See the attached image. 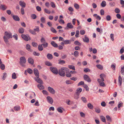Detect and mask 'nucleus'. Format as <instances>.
Masks as SVG:
<instances>
[{"label": "nucleus", "instance_id": "nucleus-43", "mask_svg": "<svg viewBox=\"0 0 124 124\" xmlns=\"http://www.w3.org/2000/svg\"><path fill=\"white\" fill-rule=\"evenodd\" d=\"M106 117L107 121H109L110 122L111 121V118L109 115H107L106 116Z\"/></svg>", "mask_w": 124, "mask_h": 124}, {"label": "nucleus", "instance_id": "nucleus-57", "mask_svg": "<svg viewBox=\"0 0 124 124\" xmlns=\"http://www.w3.org/2000/svg\"><path fill=\"white\" fill-rule=\"evenodd\" d=\"M110 37L112 41H113L114 40V34H113L112 33L110 34Z\"/></svg>", "mask_w": 124, "mask_h": 124}, {"label": "nucleus", "instance_id": "nucleus-5", "mask_svg": "<svg viewBox=\"0 0 124 124\" xmlns=\"http://www.w3.org/2000/svg\"><path fill=\"white\" fill-rule=\"evenodd\" d=\"M48 90L50 93L52 94H54L55 93V91L53 88L50 86L48 87Z\"/></svg>", "mask_w": 124, "mask_h": 124}, {"label": "nucleus", "instance_id": "nucleus-52", "mask_svg": "<svg viewBox=\"0 0 124 124\" xmlns=\"http://www.w3.org/2000/svg\"><path fill=\"white\" fill-rule=\"evenodd\" d=\"M79 94L76 93L74 95V98L76 99H78L79 98Z\"/></svg>", "mask_w": 124, "mask_h": 124}, {"label": "nucleus", "instance_id": "nucleus-38", "mask_svg": "<svg viewBox=\"0 0 124 124\" xmlns=\"http://www.w3.org/2000/svg\"><path fill=\"white\" fill-rule=\"evenodd\" d=\"M74 44L76 45H77L79 46H80L81 45V44L78 41L76 40L74 42Z\"/></svg>", "mask_w": 124, "mask_h": 124}, {"label": "nucleus", "instance_id": "nucleus-29", "mask_svg": "<svg viewBox=\"0 0 124 124\" xmlns=\"http://www.w3.org/2000/svg\"><path fill=\"white\" fill-rule=\"evenodd\" d=\"M37 87L40 90L44 88V86L41 84H38L37 85Z\"/></svg>", "mask_w": 124, "mask_h": 124}, {"label": "nucleus", "instance_id": "nucleus-39", "mask_svg": "<svg viewBox=\"0 0 124 124\" xmlns=\"http://www.w3.org/2000/svg\"><path fill=\"white\" fill-rule=\"evenodd\" d=\"M121 72L122 74L124 75V66H122L121 67Z\"/></svg>", "mask_w": 124, "mask_h": 124}, {"label": "nucleus", "instance_id": "nucleus-49", "mask_svg": "<svg viewBox=\"0 0 124 124\" xmlns=\"http://www.w3.org/2000/svg\"><path fill=\"white\" fill-rule=\"evenodd\" d=\"M59 61L58 64H64L65 63V61L63 60H59Z\"/></svg>", "mask_w": 124, "mask_h": 124}, {"label": "nucleus", "instance_id": "nucleus-13", "mask_svg": "<svg viewBox=\"0 0 124 124\" xmlns=\"http://www.w3.org/2000/svg\"><path fill=\"white\" fill-rule=\"evenodd\" d=\"M13 19L16 21H19L20 20V18L17 16L13 15L12 16Z\"/></svg>", "mask_w": 124, "mask_h": 124}, {"label": "nucleus", "instance_id": "nucleus-9", "mask_svg": "<svg viewBox=\"0 0 124 124\" xmlns=\"http://www.w3.org/2000/svg\"><path fill=\"white\" fill-rule=\"evenodd\" d=\"M47 101L50 104H52L53 102L52 98L49 96H48L46 97Z\"/></svg>", "mask_w": 124, "mask_h": 124}, {"label": "nucleus", "instance_id": "nucleus-64", "mask_svg": "<svg viewBox=\"0 0 124 124\" xmlns=\"http://www.w3.org/2000/svg\"><path fill=\"white\" fill-rule=\"evenodd\" d=\"M33 54L35 56H39V55L40 54L37 52L34 51L33 52Z\"/></svg>", "mask_w": 124, "mask_h": 124}, {"label": "nucleus", "instance_id": "nucleus-41", "mask_svg": "<svg viewBox=\"0 0 124 124\" xmlns=\"http://www.w3.org/2000/svg\"><path fill=\"white\" fill-rule=\"evenodd\" d=\"M3 75L2 78L3 80H4L7 76V74L6 73L4 72L3 73Z\"/></svg>", "mask_w": 124, "mask_h": 124}, {"label": "nucleus", "instance_id": "nucleus-24", "mask_svg": "<svg viewBox=\"0 0 124 124\" xmlns=\"http://www.w3.org/2000/svg\"><path fill=\"white\" fill-rule=\"evenodd\" d=\"M100 118L102 122H106V119L105 117L103 116H101Z\"/></svg>", "mask_w": 124, "mask_h": 124}, {"label": "nucleus", "instance_id": "nucleus-4", "mask_svg": "<svg viewBox=\"0 0 124 124\" xmlns=\"http://www.w3.org/2000/svg\"><path fill=\"white\" fill-rule=\"evenodd\" d=\"M83 78L84 79L88 82H91V79H90L89 76L87 75H84L83 76Z\"/></svg>", "mask_w": 124, "mask_h": 124}, {"label": "nucleus", "instance_id": "nucleus-47", "mask_svg": "<svg viewBox=\"0 0 124 124\" xmlns=\"http://www.w3.org/2000/svg\"><path fill=\"white\" fill-rule=\"evenodd\" d=\"M106 19L108 21H109L111 19V17L109 15H108L106 16Z\"/></svg>", "mask_w": 124, "mask_h": 124}, {"label": "nucleus", "instance_id": "nucleus-36", "mask_svg": "<svg viewBox=\"0 0 124 124\" xmlns=\"http://www.w3.org/2000/svg\"><path fill=\"white\" fill-rule=\"evenodd\" d=\"M0 8L2 10H5L7 8V7L5 5H1L0 7Z\"/></svg>", "mask_w": 124, "mask_h": 124}, {"label": "nucleus", "instance_id": "nucleus-22", "mask_svg": "<svg viewBox=\"0 0 124 124\" xmlns=\"http://www.w3.org/2000/svg\"><path fill=\"white\" fill-rule=\"evenodd\" d=\"M78 54H79L78 52V51H75L74 52V54L73 53H72L71 54L72 55L74 54V55L75 57H77L78 56V55H79Z\"/></svg>", "mask_w": 124, "mask_h": 124}, {"label": "nucleus", "instance_id": "nucleus-2", "mask_svg": "<svg viewBox=\"0 0 124 124\" xmlns=\"http://www.w3.org/2000/svg\"><path fill=\"white\" fill-rule=\"evenodd\" d=\"M20 60L19 63L23 67H25V65L24 64L25 63L26 61L25 57L24 56L21 57L20 58Z\"/></svg>", "mask_w": 124, "mask_h": 124}, {"label": "nucleus", "instance_id": "nucleus-23", "mask_svg": "<svg viewBox=\"0 0 124 124\" xmlns=\"http://www.w3.org/2000/svg\"><path fill=\"white\" fill-rule=\"evenodd\" d=\"M67 27L69 28L72 29L73 28V26L71 23H69L67 24Z\"/></svg>", "mask_w": 124, "mask_h": 124}, {"label": "nucleus", "instance_id": "nucleus-51", "mask_svg": "<svg viewBox=\"0 0 124 124\" xmlns=\"http://www.w3.org/2000/svg\"><path fill=\"white\" fill-rule=\"evenodd\" d=\"M45 12L46 13L48 14H50L51 13V11L48 9L45 8L44 9Z\"/></svg>", "mask_w": 124, "mask_h": 124}, {"label": "nucleus", "instance_id": "nucleus-40", "mask_svg": "<svg viewBox=\"0 0 124 124\" xmlns=\"http://www.w3.org/2000/svg\"><path fill=\"white\" fill-rule=\"evenodd\" d=\"M87 107L90 109H92L93 108V106L90 103H88L87 104Z\"/></svg>", "mask_w": 124, "mask_h": 124}, {"label": "nucleus", "instance_id": "nucleus-35", "mask_svg": "<svg viewBox=\"0 0 124 124\" xmlns=\"http://www.w3.org/2000/svg\"><path fill=\"white\" fill-rule=\"evenodd\" d=\"M68 68L70 69H72L74 70H75V66L73 65H68Z\"/></svg>", "mask_w": 124, "mask_h": 124}, {"label": "nucleus", "instance_id": "nucleus-58", "mask_svg": "<svg viewBox=\"0 0 124 124\" xmlns=\"http://www.w3.org/2000/svg\"><path fill=\"white\" fill-rule=\"evenodd\" d=\"M95 111L96 112L98 113H100L101 112V110L99 108H95Z\"/></svg>", "mask_w": 124, "mask_h": 124}, {"label": "nucleus", "instance_id": "nucleus-60", "mask_svg": "<svg viewBox=\"0 0 124 124\" xmlns=\"http://www.w3.org/2000/svg\"><path fill=\"white\" fill-rule=\"evenodd\" d=\"M79 31L78 30H77L76 32V34L75 36L76 38L78 37V35L79 34Z\"/></svg>", "mask_w": 124, "mask_h": 124}, {"label": "nucleus", "instance_id": "nucleus-28", "mask_svg": "<svg viewBox=\"0 0 124 124\" xmlns=\"http://www.w3.org/2000/svg\"><path fill=\"white\" fill-rule=\"evenodd\" d=\"M96 66L98 69L100 70H102L103 69V66L100 64L97 65H96Z\"/></svg>", "mask_w": 124, "mask_h": 124}, {"label": "nucleus", "instance_id": "nucleus-14", "mask_svg": "<svg viewBox=\"0 0 124 124\" xmlns=\"http://www.w3.org/2000/svg\"><path fill=\"white\" fill-rule=\"evenodd\" d=\"M28 62L30 64H33L34 63L33 60L31 57H29L28 58Z\"/></svg>", "mask_w": 124, "mask_h": 124}, {"label": "nucleus", "instance_id": "nucleus-50", "mask_svg": "<svg viewBox=\"0 0 124 124\" xmlns=\"http://www.w3.org/2000/svg\"><path fill=\"white\" fill-rule=\"evenodd\" d=\"M0 67L1 69L2 70H4L5 69V65L4 64H0Z\"/></svg>", "mask_w": 124, "mask_h": 124}, {"label": "nucleus", "instance_id": "nucleus-3", "mask_svg": "<svg viewBox=\"0 0 124 124\" xmlns=\"http://www.w3.org/2000/svg\"><path fill=\"white\" fill-rule=\"evenodd\" d=\"M50 69L52 72L55 75H57L58 73V70L56 67H52L50 68Z\"/></svg>", "mask_w": 124, "mask_h": 124}, {"label": "nucleus", "instance_id": "nucleus-53", "mask_svg": "<svg viewBox=\"0 0 124 124\" xmlns=\"http://www.w3.org/2000/svg\"><path fill=\"white\" fill-rule=\"evenodd\" d=\"M74 6L75 8L77 9H78L79 8V5L76 3H75L74 5Z\"/></svg>", "mask_w": 124, "mask_h": 124}, {"label": "nucleus", "instance_id": "nucleus-16", "mask_svg": "<svg viewBox=\"0 0 124 124\" xmlns=\"http://www.w3.org/2000/svg\"><path fill=\"white\" fill-rule=\"evenodd\" d=\"M20 5L23 7H25L26 4L23 1L21 0L19 2Z\"/></svg>", "mask_w": 124, "mask_h": 124}, {"label": "nucleus", "instance_id": "nucleus-11", "mask_svg": "<svg viewBox=\"0 0 124 124\" xmlns=\"http://www.w3.org/2000/svg\"><path fill=\"white\" fill-rule=\"evenodd\" d=\"M34 72V74L37 77L38 76V78L39 77V73L38 70L36 69H34L33 70Z\"/></svg>", "mask_w": 124, "mask_h": 124}, {"label": "nucleus", "instance_id": "nucleus-63", "mask_svg": "<svg viewBox=\"0 0 124 124\" xmlns=\"http://www.w3.org/2000/svg\"><path fill=\"white\" fill-rule=\"evenodd\" d=\"M84 72H89L90 71V70L88 68H85L84 69Z\"/></svg>", "mask_w": 124, "mask_h": 124}, {"label": "nucleus", "instance_id": "nucleus-25", "mask_svg": "<svg viewBox=\"0 0 124 124\" xmlns=\"http://www.w3.org/2000/svg\"><path fill=\"white\" fill-rule=\"evenodd\" d=\"M123 104V103L121 101H120L119 102L117 106L119 110L120 109V108L122 107Z\"/></svg>", "mask_w": 124, "mask_h": 124}, {"label": "nucleus", "instance_id": "nucleus-59", "mask_svg": "<svg viewBox=\"0 0 124 124\" xmlns=\"http://www.w3.org/2000/svg\"><path fill=\"white\" fill-rule=\"evenodd\" d=\"M124 52V46H123L122 48L120 49V53L122 54Z\"/></svg>", "mask_w": 124, "mask_h": 124}, {"label": "nucleus", "instance_id": "nucleus-17", "mask_svg": "<svg viewBox=\"0 0 124 124\" xmlns=\"http://www.w3.org/2000/svg\"><path fill=\"white\" fill-rule=\"evenodd\" d=\"M47 58L49 60H51L53 58V55L50 54H48L47 55Z\"/></svg>", "mask_w": 124, "mask_h": 124}, {"label": "nucleus", "instance_id": "nucleus-61", "mask_svg": "<svg viewBox=\"0 0 124 124\" xmlns=\"http://www.w3.org/2000/svg\"><path fill=\"white\" fill-rule=\"evenodd\" d=\"M115 4V3L114 2H111L109 3V5L110 6L112 7H114Z\"/></svg>", "mask_w": 124, "mask_h": 124}, {"label": "nucleus", "instance_id": "nucleus-37", "mask_svg": "<svg viewBox=\"0 0 124 124\" xmlns=\"http://www.w3.org/2000/svg\"><path fill=\"white\" fill-rule=\"evenodd\" d=\"M45 64L48 66H51L52 65V64L49 61H46L45 62Z\"/></svg>", "mask_w": 124, "mask_h": 124}, {"label": "nucleus", "instance_id": "nucleus-8", "mask_svg": "<svg viewBox=\"0 0 124 124\" xmlns=\"http://www.w3.org/2000/svg\"><path fill=\"white\" fill-rule=\"evenodd\" d=\"M5 34V36L8 39L12 38V33L11 32H8L7 31H6Z\"/></svg>", "mask_w": 124, "mask_h": 124}, {"label": "nucleus", "instance_id": "nucleus-34", "mask_svg": "<svg viewBox=\"0 0 124 124\" xmlns=\"http://www.w3.org/2000/svg\"><path fill=\"white\" fill-rule=\"evenodd\" d=\"M20 106H16L14 107V110L16 111H17L20 110Z\"/></svg>", "mask_w": 124, "mask_h": 124}, {"label": "nucleus", "instance_id": "nucleus-26", "mask_svg": "<svg viewBox=\"0 0 124 124\" xmlns=\"http://www.w3.org/2000/svg\"><path fill=\"white\" fill-rule=\"evenodd\" d=\"M63 108L61 107H59L57 109V111L59 112L60 113H62L63 112V111L62 109H63Z\"/></svg>", "mask_w": 124, "mask_h": 124}, {"label": "nucleus", "instance_id": "nucleus-19", "mask_svg": "<svg viewBox=\"0 0 124 124\" xmlns=\"http://www.w3.org/2000/svg\"><path fill=\"white\" fill-rule=\"evenodd\" d=\"M26 49L29 51L31 52L32 51V50L31 48V46L29 44H27L26 46Z\"/></svg>", "mask_w": 124, "mask_h": 124}, {"label": "nucleus", "instance_id": "nucleus-7", "mask_svg": "<svg viewBox=\"0 0 124 124\" xmlns=\"http://www.w3.org/2000/svg\"><path fill=\"white\" fill-rule=\"evenodd\" d=\"M21 36L23 39L26 41H28L29 39H30V37L29 36L27 37L26 35L23 34H22Z\"/></svg>", "mask_w": 124, "mask_h": 124}, {"label": "nucleus", "instance_id": "nucleus-48", "mask_svg": "<svg viewBox=\"0 0 124 124\" xmlns=\"http://www.w3.org/2000/svg\"><path fill=\"white\" fill-rule=\"evenodd\" d=\"M40 20L41 22L43 23H45L46 22L45 19V18L43 17H42L41 18Z\"/></svg>", "mask_w": 124, "mask_h": 124}, {"label": "nucleus", "instance_id": "nucleus-27", "mask_svg": "<svg viewBox=\"0 0 124 124\" xmlns=\"http://www.w3.org/2000/svg\"><path fill=\"white\" fill-rule=\"evenodd\" d=\"M64 44H70L71 41L70 40H64Z\"/></svg>", "mask_w": 124, "mask_h": 124}, {"label": "nucleus", "instance_id": "nucleus-45", "mask_svg": "<svg viewBox=\"0 0 124 124\" xmlns=\"http://www.w3.org/2000/svg\"><path fill=\"white\" fill-rule=\"evenodd\" d=\"M50 30L53 33H56L57 32L56 30L53 27H52L50 28Z\"/></svg>", "mask_w": 124, "mask_h": 124}, {"label": "nucleus", "instance_id": "nucleus-30", "mask_svg": "<svg viewBox=\"0 0 124 124\" xmlns=\"http://www.w3.org/2000/svg\"><path fill=\"white\" fill-rule=\"evenodd\" d=\"M118 83L120 84V85H121L122 83V79L120 76H119L118 77Z\"/></svg>", "mask_w": 124, "mask_h": 124}, {"label": "nucleus", "instance_id": "nucleus-46", "mask_svg": "<svg viewBox=\"0 0 124 124\" xmlns=\"http://www.w3.org/2000/svg\"><path fill=\"white\" fill-rule=\"evenodd\" d=\"M16 76L15 73H13L12 75V78L13 79H15L16 78Z\"/></svg>", "mask_w": 124, "mask_h": 124}, {"label": "nucleus", "instance_id": "nucleus-54", "mask_svg": "<svg viewBox=\"0 0 124 124\" xmlns=\"http://www.w3.org/2000/svg\"><path fill=\"white\" fill-rule=\"evenodd\" d=\"M29 31L30 33H31L33 34L36 35V33L35 32V31H33V30H31V29L29 30Z\"/></svg>", "mask_w": 124, "mask_h": 124}, {"label": "nucleus", "instance_id": "nucleus-12", "mask_svg": "<svg viewBox=\"0 0 124 124\" xmlns=\"http://www.w3.org/2000/svg\"><path fill=\"white\" fill-rule=\"evenodd\" d=\"M83 41L85 42L88 43L89 42V38L87 37L86 35H85L84 38H83Z\"/></svg>", "mask_w": 124, "mask_h": 124}, {"label": "nucleus", "instance_id": "nucleus-6", "mask_svg": "<svg viewBox=\"0 0 124 124\" xmlns=\"http://www.w3.org/2000/svg\"><path fill=\"white\" fill-rule=\"evenodd\" d=\"M39 77L38 78V76L36 77H35L34 78V79L38 83L41 84H43V81Z\"/></svg>", "mask_w": 124, "mask_h": 124}, {"label": "nucleus", "instance_id": "nucleus-21", "mask_svg": "<svg viewBox=\"0 0 124 124\" xmlns=\"http://www.w3.org/2000/svg\"><path fill=\"white\" fill-rule=\"evenodd\" d=\"M82 90L81 88H79L77 89L76 92V93L79 94L81 92Z\"/></svg>", "mask_w": 124, "mask_h": 124}, {"label": "nucleus", "instance_id": "nucleus-20", "mask_svg": "<svg viewBox=\"0 0 124 124\" xmlns=\"http://www.w3.org/2000/svg\"><path fill=\"white\" fill-rule=\"evenodd\" d=\"M24 31V29L22 27L20 28L18 30V32L22 34L23 33Z\"/></svg>", "mask_w": 124, "mask_h": 124}, {"label": "nucleus", "instance_id": "nucleus-44", "mask_svg": "<svg viewBox=\"0 0 124 124\" xmlns=\"http://www.w3.org/2000/svg\"><path fill=\"white\" fill-rule=\"evenodd\" d=\"M48 44L46 42L45 43H43L42 44V45L43 46L44 48H46L48 46Z\"/></svg>", "mask_w": 124, "mask_h": 124}, {"label": "nucleus", "instance_id": "nucleus-18", "mask_svg": "<svg viewBox=\"0 0 124 124\" xmlns=\"http://www.w3.org/2000/svg\"><path fill=\"white\" fill-rule=\"evenodd\" d=\"M51 44L54 47L57 48L58 47L57 44L54 41H51Z\"/></svg>", "mask_w": 124, "mask_h": 124}, {"label": "nucleus", "instance_id": "nucleus-55", "mask_svg": "<svg viewBox=\"0 0 124 124\" xmlns=\"http://www.w3.org/2000/svg\"><path fill=\"white\" fill-rule=\"evenodd\" d=\"M115 12L116 13H118L120 12V10L118 8H116L115 9Z\"/></svg>", "mask_w": 124, "mask_h": 124}, {"label": "nucleus", "instance_id": "nucleus-15", "mask_svg": "<svg viewBox=\"0 0 124 124\" xmlns=\"http://www.w3.org/2000/svg\"><path fill=\"white\" fill-rule=\"evenodd\" d=\"M105 77V76L104 74H101L100 75V77L101 79H99L101 81H104V78Z\"/></svg>", "mask_w": 124, "mask_h": 124}, {"label": "nucleus", "instance_id": "nucleus-62", "mask_svg": "<svg viewBox=\"0 0 124 124\" xmlns=\"http://www.w3.org/2000/svg\"><path fill=\"white\" fill-rule=\"evenodd\" d=\"M31 17L33 19H35L36 18L37 16L35 14H32L31 15Z\"/></svg>", "mask_w": 124, "mask_h": 124}, {"label": "nucleus", "instance_id": "nucleus-56", "mask_svg": "<svg viewBox=\"0 0 124 124\" xmlns=\"http://www.w3.org/2000/svg\"><path fill=\"white\" fill-rule=\"evenodd\" d=\"M27 72L29 74H31L32 72V70L30 68H28L27 69Z\"/></svg>", "mask_w": 124, "mask_h": 124}, {"label": "nucleus", "instance_id": "nucleus-33", "mask_svg": "<svg viewBox=\"0 0 124 124\" xmlns=\"http://www.w3.org/2000/svg\"><path fill=\"white\" fill-rule=\"evenodd\" d=\"M106 2L104 0L103 1L101 4V6L102 7H104L106 6Z\"/></svg>", "mask_w": 124, "mask_h": 124}, {"label": "nucleus", "instance_id": "nucleus-10", "mask_svg": "<svg viewBox=\"0 0 124 124\" xmlns=\"http://www.w3.org/2000/svg\"><path fill=\"white\" fill-rule=\"evenodd\" d=\"M97 81L100 86L103 87L105 86V85L103 82V81H101V80L99 79H97Z\"/></svg>", "mask_w": 124, "mask_h": 124}, {"label": "nucleus", "instance_id": "nucleus-32", "mask_svg": "<svg viewBox=\"0 0 124 124\" xmlns=\"http://www.w3.org/2000/svg\"><path fill=\"white\" fill-rule=\"evenodd\" d=\"M35 28L34 29V30L35 31V32H38L39 31V27L38 26H36L35 27Z\"/></svg>", "mask_w": 124, "mask_h": 124}, {"label": "nucleus", "instance_id": "nucleus-31", "mask_svg": "<svg viewBox=\"0 0 124 124\" xmlns=\"http://www.w3.org/2000/svg\"><path fill=\"white\" fill-rule=\"evenodd\" d=\"M42 44L41 45H38V50L39 51H42L43 49V48L42 46Z\"/></svg>", "mask_w": 124, "mask_h": 124}, {"label": "nucleus", "instance_id": "nucleus-42", "mask_svg": "<svg viewBox=\"0 0 124 124\" xmlns=\"http://www.w3.org/2000/svg\"><path fill=\"white\" fill-rule=\"evenodd\" d=\"M81 100L84 102L85 103L87 102L86 98L85 97H82L81 98Z\"/></svg>", "mask_w": 124, "mask_h": 124}, {"label": "nucleus", "instance_id": "nucleus-1", "mask_svg": "<svg viewBox=\"0 0 124 124\" xmlns=\"http://www.w3.org/2000/svg\"><path fill=\"white\" fill-rule=\"evenodd\" d=\"M68 70V69L66 67H62L59 70L58 74L61 76L64 77L65 75V71H67Z\"/></svg>", "mask_w": 124, "mask_h": 124}]
</instances>
